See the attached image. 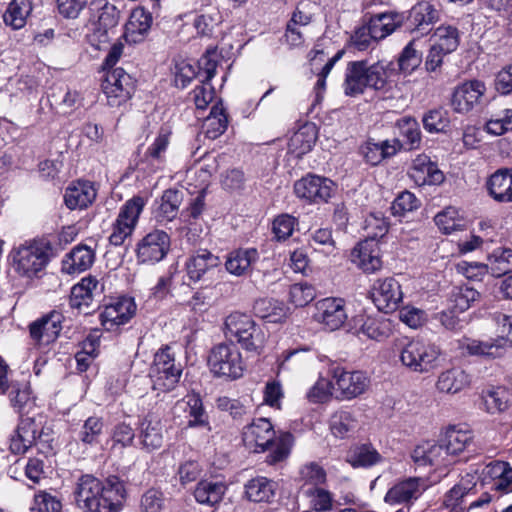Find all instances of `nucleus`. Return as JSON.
Wrapping results in <instances>:
<instances>
[{"mask_svg": "<svg viewBox=\"0 0 512 512\" xmlns=\"http://www.w3.org/2000/svg\"><path fill=\"white\" fill-rule=\"evenodd\" d=\"M74 494L78 508L84 512H120L127 492L116 475L102 482L87 474L79 478Z\"/></svg>", "mask_w": 512, "mask_h": 512, "instance_id": "f257e3e1", "label": "nucleus"}, {"mask_svg": "<svg viewBox=\"0 0 512 512\" xmlns=\"http://www.w3.org/2000/svg\"><path fill=\"white\" fill-rule=\"evenodd\" d=\"M392 63L378 61L368 64L366 60L351 61L347 64L345 80L343 83L344 94L354 97L363 94L366 88L382 90L385 88Z\"/></svg>", "mask_w": 512, "mask_h": 512, "instance_id": "f03ea898", "label": "nucleus"}, {"mask_svg": "<svg viewBox=\"0 0 512 512\" xmlns=\"http://www.w3.org/2000/svg\"><path fill=\"white\" fill-rule=\"evenodd\" d=\"M276 433L272 423L267 418L254 419L250 424L243 428L242 440L244 445L253 450L254 452H264L267 449H272L267 456L269 464L278 463L290 453L288 440L290 435L287 434L275 440Z\"/></svg>", "mask_w": 512, "mask_h": 512, "instance_id": "7ed1b4c3", "label": "nucleus"}, {"mask_svg": "<svg viewBox=\"0 0 512 512\" xmlns=\"http://www.w3.org/2000/svg\"><path fill=\"white\" fill-rule=\"evenodd\" d=\"M225 335L234 338L246 352L260 355L265 348L267 331L251 316L234 312L225 319Z\"/></svg>", "mask_w": 512, "mask_h": 512, "instance_id": "20e7f679", "label": "nucleus"}, {"mask_svg": "<svg viewBox=\"0 0 512 512\" xmlns=\"http://www.w3.org/2000/svg\"><path fill=\"white\" fill-rule=\"evenodd\" d=\"M442 350L439 345L423 339H412L400 349V361L410 372L425 374L439 366Z\"/></svg>", "mask_w": 512, "mask_h": 512, "instance_id": "39448f33", "label": "nucleus"}, {"mask_svg": "<svg viewBox=\"0 0 512 512\" xmlns=\"http://www.w3.org/2000/svg\"><path fill=\"white\" fill-rule=\"evenodd\" d=\"M182 375V366L176 363L175 354L171 347L164 346L154 355L153 363L149 369L151 388L156 396L168 393L175 389Z\"/></svg>", "mask_w": 512, "mask_h": 512, "instance_id": "423d86ee", "label": "nucleus"}, {"mask_svg": "<svg viewBox=\"0 0 512 512\" xmlns=\"http://www.w3.org/2000/svg\"><path fill=\"white\" fill-rule=\"evenodd\" d=\"M499 336L488 341L464 339L461 348L470 355L487 358H499L504 355L507 347H512V316L498 313L495 315Z\"/></svg>", "mask_w": 512, "mask_h": 512, "instance_id": "0eeeda50", "label": "nucleus"}, {"mask_svg": "<svg viewBox=\"0 0 512 512\" xmlns=\"http://www.w3.org/2000/svg\"><path fill=\"white\" fill-rule=\"evenodd\" d=\"M208 367L215 377L236 380L243 376L245 362L233 343L215 345L209 353Z\"/></svg>", "mask_w": 512, "mask_h": 512, "instance_id": "6e6552de", "label": "nucleus"}, {"mask_svg": "<svg viewBox=\"0 0 512 512\" xmlns=\"http://www.w3.org/2000/svg\"><path fill=\"white\" fill-rule=\"evenodd\" d=\"M145 205V198L136 195L121 206L111 227V234L109 236V243L111 245L121 246L127 239L131 238Z\"/></svg>", "mask_w": 512, "mask_h": 512, "instance_id": "1a4fd4ad", "label": "nucleus"}, {"mask_svg": "<svg viewBox=\"0 0 512 512\" xmlns=\"http://www.w3.org/2000/svg\"><path fill=\"white\" fill-rule=\"evenodd\" d=\"M328 375L333 380V387L343 400H352L366 392L370 386V378L363 371L347 370L339 363L332 362Z\"/></svg>", "mask_w": 512, "mask_h": 512, "instance_id": "9d476101", "label": "nucleus"}, {"mask_svg": "<svg viewBox=\"0 0 512 512\" xmlns=\"http://www.w3.org/2000/svg\"><path fill=\"white\" fill-rule=\"evenodd\" d=\"M16 270L29 278L40 272L49 261V244L34 241L20 246L13 256Z\"/></svg>", "mask_w": 512, "mask_h": 512, "instance_id": "9b49d317", "label": "nucleus"}, {"mask_svg": "<svg viewBox=\"0 0 512 512\" xmlns=\"http://www.w3.org/2000/svg\"><path fill=\"white\" fill-rule=\"evenodd\" d=\"M170 236L163 230L155 229L136 244V259L140 264L154 265L162 261L170 250Z\"/></svg>", "mask_w": 512, "mask_h": 512, "instance_id": "f8f14e48", "label": "nucleus"}, {"mask_svg": "<svg viewBox=\"0 0 512 512\" xmlns=\"http://www.w3.org/2000/svg\"><path fill=\"white\" fill-rule=\"evenodd\" d=\"M103 93L111 107H119L126 103L135 90V80L123 68L108 71L102 84Z\"/></svg>", "mask_w": 512, "mask_h": 512, "instance_id": "ddd939ff", "label": "nucleus"}, {"mask_svg": "<svg viewBox=\"0 0 512 512\" xmlns=\"http://www.w3.org/2000/svg\"><path fill=\"white\" fill-rule=\"evenodd\" d=\"M334 190L335 184L332 180L314 174H308L294 184L296 196L309 203L327 202Z\"/></svg>", "mask_w": 512, "mask_h": 512, "instance_id": "4468645a", "label": "nucleus"}, {"mask_svg": "<svg viewBox=\"0 0 512 512\" xmlns=\"http://www.w3.org/2000/svg\"><path fill=\"white\" fill-rule=\"evenodd\" d=\"M313 318L330 331L339 329L347 320L344 299L327 297L317 301Z\"/></svg>", "mask_w": 512, "mask_h": 512, "instance_id": "2eb2a0df", "label": "nucleus"}, {"mask_svg": "<svg viewBox=\"0 0 512 512\" xmlns=\"http://www.w3.org/2000/svg\"><path fill=\"white\" fill-rule=\"evenodd\" d=\"M171 131L167 127H161L153 142L147 147L139 161L143 170L151 173L161 171L166 165V153L170 144Z\"/></svg>", "mask_w": 512, "mask_h": 512, "instance_id": "dca6fc26", "label": "nucleus"}, {"mask_svg": "<svg viewBox=\"0 0 512 512\" xmlns=\"http://www.w3.org/2000/svg\"><path fill=\"white\" fill-rule=\"evenodd\" d=\"M372 298L378 310L384 313H391L399 307L403 293L398 281L389 277L375 282Z\"/></svg>", "mask_w": 512, "mask_h": 512, "instance_id": "f3484780", "label": "nucleus"}, {"mask_svg": "<svg viewBox=\"0 0 512 512\" xmlns=\"http://www.w3.org/2000/svg\"><path fill=\"white\" fill-rule=\"evenodd\" d=\"M350 259L364 273H375L382 268L381 249L379 241L365 239L359 242L351 251Z\"/></svg>", "mask_w": 512, "mask_h": 512, "instance_id": "a211bd4d", "label": "nucleus"}, {"mask_svg": "<svg viewBox=\"0 0 512 512\" xmlns=\"http://www.w3.org/2000/svg\"><path fill=\"white\" fill-rule=\"evenodd\" d=\"M64 316L57 310H52L40 319L29 325L31 338L37 344H50L54 342L61 330Z\"/></svg>", "mask_w": 512, "mask_h": 512, "instance_id": "6ab92c4d", "label": "nucleus"}, {"mask_svg": "<svg viewBox=\"0 0 512 512\" xmlns=\"http://www.w3.org/2000/svg\"><path fill=\"white\" fill-rule=\"evenodd\" d=\"M486 92L485 84L480 80H471L458 85L451 98V106L458 113H466L480 102Z\"/></svg>", "mask_w": 512, "mask_h": 512, "instance_id": "aec40b11", "label": "nucleus"}, {"mask_svg": "<svg viewBox=\"0 0 512 512\" xmlns=\"http://www.w3.org/2000/svg\"><path fill=\"white\" fill-rule=\"evenodd\" d=\"M439 19L440 11L432 3L420 1L409 11L405 25L407 30L417 31L423 35L428 33Z\"/></svg>", "mask_w": 512, "mask_h": 512, "instance_id": "412c9836", "label": "nucleus"}, {"mask_svg": "<svg viewBox=\"0 0 512 512\" xmlns=\"http://www.w3.org/2000/svg\"><path fill=\"white\" fill-rule=\"evenodd\" d=\"M103 286L95 277H85L71 289L69 304L84 314H89L95 296H100Z\"/></svg>", "mask_w": 512, "mask_h": 512, "instance_id": "4be33fe9", "label": "nucleus"}, {"mask_svg": "<svg viewBox=\"0 0 512 512\" xmlns=\"http://www.w3.org/2000/svg\"><path fill=\"white\" fill-rule=\"evenodd\" d=\"M409 176L419 186L439 185L444 181L443 172L425 154L417 155L413 160Z\"/></svg>", "mask_w": 512, "mask_h": 512, "instance_id": "5701e85b", "label": "nucleus"}, {"mask_svg": "<svg viewBox=\"0 0 512 512\" xmlns=\"http://www.w3.org/2000/svg\"><path fill=\"white\" fill-rule=\"evenodd\" d=\"M411 458L417 466H447L452 463L447 456L442 443L430 441L417 445L411 453Z\"/></svg>", "mask_w": 512, "mask_h": 512, "instance_id": "b1692460", "label": "nucleus"}, {"mask_svg": "<svg viewBox=\"0 0 512 512\" xmlns=\"http://www.w3.org/2000/svg\"><path fill=\"white\" fill-rule=\"evenodd\" d=\"M135 309L132 298L120 297L105 307L101 313V323L107 330H111L114 326L127 323L135 313Z\"/></svg>", "mask_w": 512, "mask_h": 512, "instance_id": "393cba45", "label": "nucleus"}, {"mask_svg": "<svg viewBox=\"0 0 512 512\" xmlns=\"http://www.w3.org/2000/svg\"><path fill=\"white\" fill-rule=\"evenodd\" d=\"M97 189L90 181H77L69 185L64 193V202L70 210L86 209L95 201Z\"/></svg>", "mask_w": 512, "mask_h": 512, "instance_id": "a878e982", "label": "nucleus"}, {"mask_svg": "<svg viewBox=\"0 0 512 512\" xmlns=\"http://www.w3.org/2000/svg\"><path fill=\"white\" fill-rule=\"evenodd\" d=\"M421 483V479L416 477H410L396 483L387 491L384 497L385 503L389 505H399L417 499L424 490Z\"/></svg>", "mask_w": 512, "mask_h": 512, "instance_id": "bb28decb", "label": "nucleus"}, {"mask_svg": "<svg viewBox=\"0 0 512 512\" xmlns=\"http://www.w3.org/2000/svg\"><path fill=\"white\" fill-rule=\"evenodd\" d=\"M346 461L353 468L369 469L384 462L382 454L372 443H357L352 445L346 455Z\"/></svg>", "mask_w": 512, "mask_h": 512, "instance_id": "cd10ccee", "label": "nucleus"}, {"mask_svg": "<svg viewBox=\"0 0 512 512\" xmlns=\"http://www.w3.org/2000/svg\"><path fill=\"white\" fill-rule=\"evenodd\" d=\"M220 265V259L207 249H199L186 261V271L190 280L200 281L205 274Z\"/></svg>", "mask_w": 512, "mask_h": 512, "instance_id": "c85d7f7f", "label": "nucleus"}, {"mask_svg": "<svg viewBox=\"0 0 512 512\" xmlns=\"http://www.w3.org/2000/svg\"><path fill=\"white\" fill-rule=\"evenodd\" d=\"M343 51H338L333 57L329 58L323 66L321 64L325 61L326 54L323 50L314 49L310 52V64L312 70L317 72V82L314 90L316 94V101L322 99V93L326 88V78L334 67L335 63L341 59Z\"/></svg>", "mask_w": 512, "mask_h": 512, "instance_id": "c756f323", "label": "nucleus"}, {"mask_svg": "<svg viewBox=\"0 0 512 512\" xmlns=\"http://www.w3.org/2000/svg\"><path fill=\"white\" fill-rule=\"evenodd\" d=\"M401 148L402 144L399 139L385 140L379 143L368 140L360 147V153L368 164L376 166L384 159L394 156Z\"/></svg>", "mask_w": 512, "mask_h": 512, "instance_id": "7c9ffc66", "label": "nucleus"}, {"mask_svg": "<svg viewBox=\"0 0 512 512\" xmlns=\"http://www.w3.org/2000/svg\"><path fill=\"white\" fill-rule=\"evenodd\" d=\"M355 333L360 336L363 335L368 339L375 341H383L387 339L391 333L390 323L386 320L378 318L357 315L354 319Z\"/></svg>", "mask_w": 512, "mask_h": 512, "instance_id": "2f4dec72", "label": "nucleus"}, {"mask_svg": "<svg viewBox=\"0 0 512 512\" xmlns=\"http://www.w3.org/2000/svg\"><path fill=\"white\" fill-rule=\"evenodd\" d=\"M470 383V376L465 370L452 367L438 375L435 388L439 393L454 395L469 387Z\"/></svg>", "mask_w": 512, "mask_h": 512, "instance_id": "473e14b6", "label": "nucleus"}, {"mask_svg": "<svg viewBox=\"0 0 512 512\" xmlns=\"http://www.w3.org/2000/svg\"><path fill=\"white\" fill-rule=\"evenodd\" d=\"M141 448L147 452L159 449L163 443V425L157 417L149 414L140 423Z\"/></svg>", "mask_w": 512, "mask_h": 512, "instance_id": "72a5a7b5", "label": "nucleus"}, {"mask_svg": "<svg viewBox=\"0 0 512 512\" xmlns=\"http://www.w3.org/2000/svg\"><path fill=\"white\" fill-rule=\"evenodd\" d=\"M36 434L35 421L30 417L21 418L10 438V451L16 455L24 454L35 443Z\"/></svg>", "mask_w": 512, "mask_h": 512, "instance_id": "f704fd0d", "label": "nucleus"}, {"mask_svg": "<svg viewBox=\"0 0 512 512\" xmlns=\"http://www.w3.org/2000/svg\"><path fill=\"white\" fill-rule=\"evenodd\" d=\"M489 195L497 202H512V169H499L487 181Z\"/></svg>", "mask_w": 512, "mask_h": 512, "instance_id": "c9c22d12", "label": "nucleus"}, {"mask_svg": "<svg viewBox=\"0 0 512 512\" xmlns=\"http://www.w3.org/2000/svg\"><path fill=\"white\" fill-rule=\"evenodd\" d=\"M259 259L255 248L237 249L227 255L225 268L228 273L235 276H244L251 271V267Z\"/></svg>", "mask_w": 512, "mask_h": 512, "instance_id": "e433bc0d", "label": "nucleus"}, {"mask_svg": "<svg viewBox=\"0 0 512 512\" xmlns=\"http://www.w3.org/2000/svg\"><path fill=\"white\" fill-rule=\"evenodd\" d=\"M95 261V252L86 245H77L62 261V270L68 274L81 273Z\"/></svg>", "mask_w": 512, "mask_h": 512, "instance_id": "4c0bfd02", "label": "nucleus"}, {"mask_svg": "<svg viewBox=\"0 0 512 512\" xmlns=\"http://www.w3.org/2000/svg\"><path fill=\"white\" fill-rule=\"evenodd\" d=\"M404 16L395 12H385L370 17L367 25L374 40H381L393 33L403 23Z\"/></svg>", "mask_w": 512, "mask_h": 512, "instance_id": "58836bf2", "label": "nucleus"}, {"mask_svg": "<svg viewBox=\"0 0 512 512\" xmlns=\"http://www.w3.org/2000/svg\"><path fill=\"white\" fill-rule=\"evenodd\" d=\"M7 393L11 407L21 416L34 408L35 398L28 383L11 382Z\"/></svg>", "mask_w": 512, "mask_h": 512, "instance_id": "ea45409f", "label": "nucleus"}, {"mask_svg": "<svg viewBox=\"0 0 512 512\" xmlns=\"http://www.w3.org/2000/svg\"><path fill=\"white\" fill-rule=\"evenodd\" d=\"M226 490L227 486L223 481L205 479L197 483L194 497L199 504L214 506L222 500Z\"/></svg>", "mask_w": 512, "mask_h": 512, "instance_id": "a19ab883", "label": "nucleus"}, {"mask_svg": "<svg viewBox=\"0 0 512 512\" xmlns=\"http://www.w3.org/2000/svg\"><path fill=\"white\" fill-rule=\"evenodd\" d=\"M358 427V420L354 412L348 409L335 411L329 419V428L336 438L344 439L354 434Z\"/></svg>", "mask_w": 512, "mask_h": 512, "instance_id": "79ce46f5", "label": "nucleus"}, {"mask_svg": "<svg viewBox=\"0 0 512 512\" xmlns=\"http://www.w3.org/2000/svg\"><path fill=\"white\" fill-rule=\"evenodd\" d=\"M447 456H457L473 445V434L469 430L450 427L442 440Z\"/></svg>", "mask_w": 512, "mask_h": 512, "instance_id": "37998d69", "label": "nucleus"}, {"mask_svg": "<svg viewBox=\"0 0 512 512\" xmlns=\"http://www.w3.org/2000/svg\"><path fill=\"white\" fill-rule=\"evenodd\" d=\"M152 25V16L143 8L134 9L126 25V39L130 42H140Z\"/></svg>", "mask_w": 512, "mask_h": 512, "instance_id": "c03bdc74", "label": "nucleus"}, {"mask_svg": "<svg viewBox=\"0 0 512 512\" xmlns=\"http://www.w3.org/2000/svg\"><path fill=\"white\" fill-rule=\"evenodd\" d=\"M276 491V483L266 477H256L245 484L246 497L253 502H270Z\"/></svg>", "mask_w": 512, "mask_h": 512, "instance_id": "a18cd8bd", "label": "nucleus"}, {"mask_svg": "<svg viewBox=\"0 0 512 512\" xmlns=\"http://www.w3.org/2000/svg\"><path fill=\"white\" fill-rule=\"evenodd\" d=\"M487 270L494 277H502L512 272V249L498 247L487 255Z\"/></svg>", "mask_w": 512, "mask_h": 512, "instance_id": "49530a36", "label": "nucleus"}, {"mask_svg": "<svg viewBox=\"0 0 512 512\" xmlns=\"http://www.w3.org/2000/svg\"><path fill=\"white\" fill-rule=\"evenodd\" d=\"M228 124V118L221 104H215L210 114L205 118L202 125V132L209 139H216L222 135Z\"/></svg>", "mask_w": 512, "mask_h": 512, "instance_id": "de8ad7c7", "label": "nucleus"}, {"mask_svg": "<svg viewBox=\"0 0 512 512\" xmlns=\"http://www.w3.org/2000/svg\"><path fill=\"white\" fill-rule=\"evenodd\" d=\"M509 398V392L503 387L484 390L481 393V408L490 414L501 413L508 408Z\"/></svg>", "mask_w": 512, "mask_h": 512, "instance_id": "09e8293b", "label": "nucleus"}, {"mask_svg": "<svg viewBox=\"0 0 512 512\" xmlns=\"http://www.w3.org/2000/svg\"><path fill=\"white\" fill-rule=\"evenodd\" d=\"M254 313L271 323L281 322L287 313L284 303L275 299L262 298L255 301L253 305Z\"/></svg>", "mask_w": 512, "mask_h": 512, "instance_id": "8fccbe9b", "label": "nucleus"}, {"mask_svg": "<svg viewBox=\"0 0 512 512\" xmlns=\"http://www.w3.org/2000/svg\"><path fill=\"white\" fill-rule=\"evenodd\" d=\"M316 141L315 129L312 126H304L295 132L288 143V150L296 157L308 153Z\"/></svg>", "mask_w": 512, "mask_h": 512, "instance_id": "3c124183", "label": "nucleus"}, {"mask_svg": "<svg viewBox=\"0 0 512 512\" xmlns=\"http://www.w3.org/2000/svg\"><path fill=\"white\" fill-rule=\"evenodd\" d=\"M396 128L399 131V136L405 139L402 148L412 150L420 146L421 131L417 120L410 116H405L397 120Z\"/></svg>", "mask_w": 512, "mask_h": 512, "instance_id": "603ef678", "label": "nucleus"}, {"mask_svg": "<svg viewBox=\"0 0 512 512\" xmlns=\"http://www.w3.org/2000/svg\"><path fill=\"white\" fill-rule=\"evenodd\" d=\"M31 11L32 4L30 0H12L3 15V20L6 25L13 29H20L25 25Z\"/></svg>", "mask_w": 512, "mask_h": 512, "instance_id": "864d4df0", "label": "nucleus"}, {"mask_svg": "<svg viewBox=\"0 0 512 512\" xmlns=\"http://www.w3.org/2000/svg\"><path fill=\"white\" fill-rule=\"evenodd\" d=\"M422 123L429 133L446 132L450 125L449 113L442 107L430 109L424 113Z\"/></svg>", "mask_w": 512, "mask_h": 512, "instance_id": "5fc2aeb1", "label": "nucleus"}, {"mask_svg": "<svg viewBox=\"0 0 512 512\" xmlns=\"http://www.w3.org/2000/svg\"><path fill=\"white\" fill-rule=\"evenodd\" d=\"M182 202V193L175 189L164 191L158 208V217L162 220L171 221L177 214Z\"/></svg>", "mask_w": 512, "mask_h": 512, "instance_id": "6e6d98bb", "label": "nucleus"}, {"mask_svg": "<svg viewBox=\"0 0 512 512\" xmlns=\"http://www.w3.org/2000/svg\"><path fill=\"white\" fill-rule=\"evenodd\" d=\"M433 37L435 38L433 45L448 54L456 50L459 45V32L453 26H439Z\"/></svg>", "mask_w": 512, "mask_h": 512, "instance_id": "4d7b16f0", "label": "nucleus"}, {"mask_svg": "<svg viewBox=\"0 0 512 512\" xmlns=\"http://www.w3.org/2000/svg\"><path fill=\"white\" fill-rule=\"evenodd\" d=\"M222 57L216 48H208L198 61V78L210 82L216 74L218 64Z\"/></svg>", "mask_w": 512, "mask_h": 512, "instance_id": "13d9d810", "label": "nucleus"}, {"mask_svg": "<svg viewBox=\"0 0 512 512\" xmlns=\"http://www.w3.org/2000/svg\"><path fill=\"white\" fill-rule=\"evenodd\" d=\"M182 404L189 415V426H204L207 424V415L203 408L202 399L198 394L187 395Z\"/></svg>", "mask_w": 512, "mask_h": 512, "instance_id": "bf43d9fd", "label": "nucleus"}, {"mask_svg": "<svg viewBox=\"0 0 512 512\" xmlns=\"http://www.w3.org/2000/svg\"><path fill=\"white\" fill-rule=\"evenodd\" d=\"M469 479H462L460 483L455 484L444 497L445 506H463L464 497L469 495L475 487L474 477L467 474Z\"/></svg>", "mask_w": 512, "mask_h": 512, "instance_id": "052dcab7", "label": "nucleus"}, {"mask_svg": "<svg viewBox=\"0 0 512 512\" xmlns=\"http://www.w3.org/2000/svg\"><path fill=\"white\" fill-rule=\"evenodd\" d=\"M479 297L480 293L473 287H455L451 293L453 309L457 310L458 312H464L468 310L472 303L477 301Z\"/></svg>", "mask_w": 512, "mask_h": 512, "instance_id": "680f3d73", "label": "nucleus"}, {"mask_svg": "<svg viewBox=\"0 0 512 512\" xmlns=\"http://www.w3.org/2000/svg\"><path fill=\"white\" fill-rule=\"evenodd\" d=\"M103 429V419L97 416H90L84 421L82 428L79 431V439L84 444H96L99 442V437L102 435Z\"/></svg>", "mask_w": 512, "mask_h": 512, "instance_id": "e2e57ef3", "label": "nucleus"}, {"mask_svg": "<svg viewBox=\"0 0 512 512\" xmlns=\"http://www.w3.org/2000/svg\"><path fill=\"white\" fill-rule=\"evenodd\" d=\"M32 512H62L61 499L47 491H38L34 495Z\"/></svg>", "mask_w": 512, "mask_h": 512, "instance_id": "0e129e2a", "label": "nucleus"}, {"mask_svg": "<svg viewBox=\"0 0 512 512\" xmlns=\"http://www.w3.org/2000/svg\"><path fill=\"white\" fill-rule=\"evenodd\" d=\"M435 223L445 234L461 230L464 226L463 220L458 216V211L453 207H448L438 213L435 216Z\"/></svg>", "mask_w": 512, "mask_h": 512, "instance_id": "69168bd1", "label": "nucleus"}, {"mask_svg": "<svg viewBox=\"0 0 512 512\" xmlns=\"http://www.w3.org/2000/svg\"><path fill=\"white\" fill-rule=\"evenodd\" d=\"M289 297L296 307H304L314 300L316 290L307 282L295 283L290 287Z\"/></svg>", "mask_w": 512, "mask_h": 512, "instance_id": "338daca9", "label": "nucleus"}, {"mask_svg": "<svg viewBox=\"0 0 512 512\" xmlns=\"http://www.w3.org/2000/svg\"><path fill=\"white\" fill-rule=\"evenodd\" d=\"M421 61L422 54L414 48V41H410L399 55L398 67L403 73L410 74L420 65Z\"/></svg>", "mask_w": 512, "mask_h": 512, "instance_id": "774afa93", "label": "nucleus"}]
</instances>
